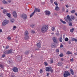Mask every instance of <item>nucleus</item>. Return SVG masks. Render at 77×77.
I'll use <instances>...</instances> for the list:
<instances>
[{"label":"nucleus","mask_w":77,"mask_h":77,"mask_svg":"<svg viewBox=\"0 0 77 77\" xmlns=\"http://www.w3.org/2000/svg\"><path fill=\"white\" fill-rule=\"evenodd\" d=\"M2 29H0V33H2Z\"/></svg>","instance_id":"nucleus-56"},{"label":"nucleus","mask_w":77,"mask_h":77,"mask_svg":"<svg viewBox=\"0 0 77 77\" xmlns=\"http://www.w3.org/2000/svg\"><path fill=\"white\" fill-rule=\"evenodd\" d=\"M72 41H75V42H76V41H77V39L73 38L72 39Z\"/></svg>","instance_id":"nucleus-35"},{"label":"nucleus","mask_w":77,"mask_h":77,"mask_svg":"<svg viewBox=\"0 0 77 77\" xmlns=\"http://www.w3.org/2000/svg\"><path fill=\"white\" fill-rule=\"evenodd\" d=\"M53 40L54 42H55L56 44H58L59 42H58V40L56 38V37H53Z\"/></svg>","instance_id":"nucleus-7"},{"label":"nucleus","mask_w":77,"mask_h":77,"mask_svg":"<svg viewBox=\"0 0 77 77\" xmlns=\"http://www.w3.org/2000/svg\"><path fill=\"white\" fill-rule=\"evenodd\" d=\"M62 11L63 12H65V7H62Z\"/></svg>","instance_id":"nucleus-26"},{"label":"nucleus","mask_w":77,"mask_h":77,"mask_svg":"<svg viewBox=\"0 0 77 77\" xmlns=\"http://www.w3.org/2000/svg\"><path fill=\"white\" fill-rule=\"evenodd\" d=\"M6 15L8 17H11V14L10 13H7L6 14Z\"/></svg>","instance_id":"nucleus-33"},{"label":"nucleus","mask_w":77,"mask_h":77,"mask_svg":"<svg viewBox=\"0 0 77 77\" xmlns=\"http://www.w3.org/2000/svg\"><path fill=\"white\" fill-rule=\"evenodd\" d=\"M61 61H63V58H62L61 59Z\"/></svg>","instance_id":"nucleus-57"},{"label":"nucleus","mask_w":77,"mask_h":77,"mask_svg":"<svg viewBox=\"0 0 77 77\" xmlns=\"http://www.w3.org/2000/svg\"><path fill=\"white\" fill-rule=\"evenodd\" d=\"M56 51L57 52V53H59V49H57Z\"/></svg>","instance_id":"nucleus-51"},{"label":"nucleus","mask_w":77,"mask_h":77,"mask_svg":"<svg viewBox=\"0 0 77 77\" xmlns=\"http://www.w3.org/2000/svg\"><path fill=\"white\" fill-rule=\"evenodd\" d=\"M74 28H72V29H70V32H71L72 33L73 32V31H74Z\"/></svg>","instance_id":"nucleus-36"},{"label":"nucleus","mask_w":77,"mask_h":77,"mask_svg":"<svg viewBox=\"0 0 77 77\" xmlns=\"http://www.w3.org/2000/svg\"><path fill=\"white\" fill-rule=\"evenodd\" d=\"M50 62L51 63H53V60H51Z\"/></svg>","instance_id":"nucleus-52"},{"label":"nucleus","mask_w":77,"mask_h":77,"mask_svg":"<svg viewBox=\"0 0 77 77\" xmlns=\"http://www.w3.org/2000/svg\"><path fill=\"white\" fill-rule=\"evenodd\" d=\"M29 35V32L27 30L25 31V32L24 35L25 36H27Z\"/></svg>","instance_id":"nucleus-14"},{"label":"nucleus","mask_w":77,"mask_h":77,"mask_svg":"<svg viewBox=\"0 0 77 77\" xmlns=\"http://www.w3.org/2000/svg\"><path fill=\"white\" fill-rule=\"evenodd\" d=\"M44 65H45L46 66H47V65L48 64H47V62H45Z\"/></svg>","instance_id":"nucleus-45"},{"label":"nucleus","mask_w":77,"mask_h":77,"mask_svg":"<svg viewBox=\"0 0 77 77\" xmlns=\"http://www.w3.org/2000/svg\"><path fill=\"white\" fill-rule=\"evenodd\" d=\"M38 48H41V43L40 42L37 43L36 44Z\"/></svg>","instance_id":"nucleus-12"},{"label":"nucleus","mask_w":77,"mask_h":77,"mask_svg":"<svg viewBox=\"0 0 77 77\" xmlns=\"http://www.w3.org/2000/svg\"><path fill=\"white\" fill-rule=\"evenodd\" d=\"M7 39L8 41H11V38L10 37L8 36L7 38Z\"/></svg>","instance_id":"nucleus-34"},{"label":"nucleus","mask_w":77,"mask_h":77,"mask_svg":"<svg viewBox=\"0 0 77 77\" xmlns=\"http://www.w3.org/2000/svg\"><path fill=\"white\" fill-rule=\"evenodd\" d=\"M70 60L71 61H72H72H74V59H72V58L70 59Z\"/></svg>","instance_id":"nucleus-54"},{"label":"nucleus","mask_w":77,"mask_h":77,"mask_svg":"<svg viewBox=\"0 0 77 77\" xmlns=\"http://www.w3.org/2000/svg\"><path fill=\"white\" fill-rule=\"evenodd\" d=\"M9 46L7 45L6 47V49H8L9 48Z\"/></svg>","instance_id":"nucleus-49"},{"label":"nucleus","mask_w":77,"mask_h":77,"mask_svg":"<svg viewBox=\"0 0 77 77\" xmlns=\"http://www.w3.org/2000/svg\"><path fill=\"white\" fill-rule=\"evenodd\" d=\"M62 40H63L62 38V37H61L60 38V42H62Z\"/></svg>","instance_id":"nucleus-37"},{"label":"nucleus","mask_w":77,"mask_h":77,"mask_svg":"<svg viewBox=\"0 0 77 77\" xmlns=\"http://www.w3.org/2000/svg\"><path fill=\"white\" fill-rule=\"evenodd\" d=\"M46 71H51V72H53V70L52 69L51 67H48L46 68Z\"/></svg>","instance_id":"nucleus-4"},{"label":"nucleus","mask_w":77,"mask_h":77,"mask_svg":"<svg viewBox=\"0 0 77 77\" xmlns=\"http://www.w3.org/2000/svg\"><path fill=\"white\" fill-rule=\"evenodd\" d=\"M45 13L46 15H48V16H49L51 14V12L50 11H48L46 10L45 12Z\"/></svg>","instance_id":"nucleus-8"},{"label":"nucleus","mask_w":77,"mask_h":77,"mask_svg":"<svg viewBox=\"0 0 77 77\" xmlns=\"http://www.w3.org/2000/svg\"><path fill=\"white\" fill-rule=\"evenodd\" d=\"M66 12H67V13L68 12V10H66Z\"/></svg>","instance_id":"nucleus-59"},{"label":"nucleus","mask_w":77,"mask_h":77,"mask_svg":"<svg viewBox=\"0 0 77 77\" xmlns=\"http://www.w3.org/2000/svg\"><path fill=\"white\" fill-rule=\"evenodd\" d=\"M67 19L68 20L69 22V24L70 26H72V23H71L72 21V20L70 18V16L69 15H68L66 17Z\"/></svg>","instance_id":"nucleus-2"},{"label":"nucleus","mask_w":77,"mask_h":77,"mask_svg":"<svg viewBox=\"0 0 77 77\" xmlns=\"http://www.w3.org/2000/svg\"><path fill=\"white\" fill-rule=\"evenodd\" d=\"M63 45L62 44H61L60 45V48H63Z\"/></svg>","instance_id":"nucleus-47"},{"label":"nucleus","mask_w":77,"mask_h":77,"mask_svg":"<svg viewBox=\"0 0 77 77\" xmlns=\"http://www.w3.org/2000/svg\"><path fill=\"white\" fill-rule=\"evenodd\" d=\"M7 12H8V10H6L4 9L3 11V13L4 14H7Z\"/></svg>","instance_id":"nucleus-16"},{"label":"nucleus","mask_w":77,"mask_h":77,"mask_svg":"<svg viewBox=\"0 0 77 77\" xmlns=\"http://www.w3.org/2000/svg\"><path fill=\"white\" fill-rule=\"evenodd\" d=\"M51 47L53 48H55V47H56V45L54 43H52L51 45Z\"/></svg>","instance_id":"nucleus-13"},{"label":"nucleus","mask_w":77,"mask_h":77,"mask_svg":"<svg viewBox=\"0 0 77 77\" xmlns=\"http://www.w3.org/2000/svg\"><path fill=\"white\" fill-rule=\"evenodd\" d=\"M0 67L1 68L3 69V68H4V66L2 64H0Z\"/></svg>","instance_id":"nucleus-29"},{"label":"nucleus","mask_w":77,"mask_h":77,"mask_svg":"<svg viewBox=\"0 0 77 77\" xmlns=\"http://www.w3.org/2000/svg\"><path fill=\"white\" fill-rule=\"evenodd\" d=\"M8 2H9V3H11V0H8Z\"/></svg>","instance_id":"nucleus-55"},{"label":"nucleus","mask_w":77,"mask_h":77,"mask_svg":"<svg viewBox=\"0 0 77 77\" xmlns=\"http://www.w3.org/2000/svg\"><path fill=\"white\" fill-rule=\"evenodd\" d=\"M10 22H11V23H14V22H15V19H14L13 18H12L10 20Z\"/></svg>","instance_id":"nucleus-15"},{"label":"nucleus","mask_w":77,"mask_h":77,"mask_svg":"<svg viewBox=\"0 0 77 77\" xmlns=\"http://www.w3.org/2000/svg\"><path fill=\"white\" fill-rule=\"evenodd\" d=\"M25 54H26V55H27V54H29V52L28 51H26L25 52Z\"/></svg>","instance_id":"nucleus-24"},{"label":"nucleus","mask_w":77,"mask_h":77,"mask_svg":"<svg viewBox=\"0 0 77 77\" xmlns=\"http://www.w3.org/2000/svg\"><path fill=\"white\" fill-rule=\"evenodd\" d=\"M72 52H70L69 51H67L66 52L67 54H71Z\"/></svg>","instance_id":"nucleus-25"},{"label":"nucleus","mask_w":77,"mask_h":77,"mask_svg":"<svg viewBox=\"0 0 77 77\" xmlns=\"http://www.w3.org/2000/svg\"><path fill=\"white\" fill-rule=\"evenodd\" d=\"M24 39L25 40H27V39H29V36H27V35L25 36L24 37Z\"/></svg>","instance_id":"nucleus-23"},{"label":"nucleus","mask_w":77,"mask_h":77,"mask_svg":"<svg viewBox=\"0 0 77 77\" xmlns=\"http://www.w3.org/2000/svg\"><path fill=\"white\" fill-rule=\"evenodd\" d=\"M12 14L14 18H17V12H16V11H13Z\"/></svg>","instance_id":"nucleus-10"},{"label":"nucleus","mask_w":77,"mask_h":77,"mask_svg":"<svg viewBox=\"0 0 77 77\" xmlns=\"http://www.w3.org/2000/svg\"><path fill=\"white\" fill-rule=\"evenodd\" d=\"M50 2L52 4L53 3V0H50Z\"/></svg>","instance_id":"nucleus-53"},{"label":"nucleus","mask_w":77,"mask_h":77,"mask_svg":"<svg viewBox=\"0 0 77 77\" xmlns=\"http://www.w3.org/2000/svg\"><path fill=\"white\" fill-rule=\"evenodd\" d=\"M5 56H6L5 54H3L2 55V57H5Z\"/></svg>","instance_id":"nucleus-48"},{"label":"nucleus","mask_w":77,"mask_h":77,"mask_svg":"<svg viewBox=\"0 0 77 77\" xmlns=\"http://www.w3.org/2000/svg\"><path fill=\"white\" fill-rule=\"evenodd\" d=\"M16 28H17V27H16V26H14L13 28V30H15V29H16Z\"/></svg>","instance_id":"nucleus-38"},{"label":"nucleus","mask_w":77,"mask_h":77,"mask_svg":"<svg viewBox=\"0 0 77 77\" xmlns=\"http://www.w3.org/2000/svg\"><path fill=\"white\" fill-rule=\"evenodd\" d=\"M64 19L65 20H66V18H64Z\"/></svg>","instance_id":"nucleus-63"},{"label":"nucleus","mask_w":77,"mask_h":77,"mask_svg":"<svg viewBox=\"0 0 77 77\" xmlns=\"http://www.w3.org/2000/svg\"><path fill=\"white\" fill-rule=\"evenodd\" d=\"M70 71L71 74H72V75H74V71H73V70L72 69H71L70 70Z\"/></svg>","instance_id":"nucleus-19"},{"label":"nucleus","mask_w":77,"mask_h":77,"mask_svg":"<svg viewBox=\"0 0 77 77\" xmlns=\"http://www.w3.org/2000/svg\"><path fill=\"white\" fill-rule=\"evenodd\" d=\"M75 12V10H72L70 11V12L72 14H74V13Z\"/></svg>","instance_id":"nucleus-31"},{"label":"nucleus","mask_w":77,"mask_h":77,"mask_svg":"<svg viewBox=\"0 0 77 77\" xmlns=\"http://www.w3.org/2000/svg\"><path fill=\"white\" fill-rule=\"evenodd\" d=\"M55 11H59V7L58 6H56L55 7Z\"/></svg>","instance_id":"nucleus-20"},{"label":"nucleus","mask_w":77,"mask_h":77,"mask_svg":"<svg viewBox=\"0 0 77 77\" xmlns=\"http://www.w3.org/2000/svg\"><path fill=\"white\" fill-rule=\"evenodd\" d=\"M56 35L57 36H59V35H60V34L58 32H57L56 34Z\"/></svg>","instance_id":"nucleus-44"},{"label":"nucleus","mask_w":77,"mask_h":77,"mask_svg":"<svg viewBox=\"0 0 77 77\" xmlns=\"http://www.w3.org/2000/svg\"><path fill=\"white\" fill-rule=\"evenodd\" d=\"M35 50H39V48H37L36 49H35Z\"/></svg>","instance_id":"nucleus-58"},{"label":"nucleus","mask_w":77,"mask_h":77,"mask_svg":"<svg viewBox=\"0 0 77 77\" xmlns=\"http://www.w3.org/2000/svg\"><path fill=\"white\" fill-rule=\"evenodd\" d=\"M4 54H8V51H4L3 52Z\"/></svg>","instance_id":"nucleus-18"},{"label":"nucleus","mask_w":77,"mask_h":77,"mask_svg":"<svg viewBox=\"0 0 77 77\" xmlns=\"http://www.w3.org/2000/svg\"><path fill=\"white\" fill-rule=\"evenodd\" d=\"M66 7L67 8H68V7H69V6H68V5H66Z\"/></svg>","instance_id":"nucleus-50"},{"label":"nucleus","mask_w":77,"mask_h":77,"mask_svg":"<svg viewBox=\"0 0 77 77\" xmlns=\"http://www.w3.org/2000/svg\"><path fill=\"white\" fill-rule=\"evenodd\" d=\"M68 40H69L68 38H65V41H68Z\"/></svg>","instance_id":"nucleus-40"},{"label":"nucleus","mask_w":77,"mask_h":77,"mask_svg":"<svg viewBox=\"0 0 77 77\" xmlns=\"http://www.w3.org/2000/svg\"><path fill=\"white\" fill-rule=\"evenodd\" d=\"M12 52V50H10L8 51V54L11 53Z\"/></svg>","instance_id":"nucleus-27"},{"label":"nucleus","mask_w":77,"mask_h":77,"mask_svg":"<svg viewBox=\"0 0 77 77\" xmlns=\"http://www.w3.org/2000/svg\"><path fill=\"white\" fill-rule=\"evenodd\" d=\"M51 34H52V35H54V33H51Z\"/></svg>","instance_id":"nucleus-64"},{"label":"nucleus","mask_w":77,"mask_h":77,"mask_svg":"<svg viewBox=\"0 0 77 77\" xmlns=\"http://www.w3.org/2000/svg\"><path fill=\"white\" fill-rule=\"evenodd\" d=\"M18 58L19 60H21V59H22V57H21V56H18Z\"/></svg>","instance_id":"nucleus-32"},{"label":"nucleus","mask_w":77,"mask_h":77,"mask_svg":"<svg viewBox=\"0 0 77 77\" xmlns=\"http://www.w3.org/2000/svg\"><path fill=\"white\" fill-rule=\"evenodd\" d=\"M52 29V31H54V30H55V28H54V27H53Z\"/></svg>","instance_id":"nucleus-42"},{"label":"nucleus","mask_w":77,"mask_h":77,"mask_svg":"<svg viewBox=\"0 0 77 77\" xmlns=\"http://www.w3.org/2000/svg\"><path fill=\"white\" fill-rule=\"evenodd\" d=\"M35 12H34V11L32 14H30V18H31V17H32V16L33 15H34V14H35Z\"/></svg>","instance_id":"nucleus-28"},{"label":"nucleus","mask_w":77,"mask_h":77,"mask_svg":"<svg viewBox=\"0 0 77 77\" xmlns=\"http://www.w3.org/2000/svg\"><path fill=\"white\" fill-rule=\"evenodd\" d=\"M21 17L24 20H26L27 19V15L25 14H23L21 15Z\"/></svg>","instance_id":"nucleus-9"},{"label":"nucleus","mask_w":77,"mask_h":77,"mask_svg":"<svg viewBox=\"0 0 77 77\" xmlns=\"http://www.w3.org/2000/svg\"><path fill=\"white\" fill-rule=\"evenodd\" d=\"M12 70L14 72H18V69L16 67H14L13 69Z\"/></svg>","instance_id":"nucleus-6"},{"label":"nucleus","mask_w":77,"mask_h":77,"mask_svg":"<svg viewBox=\"0 0 77 77\" xmlns=\"http://www.w3.org/2000/svg\"><path fill=\"white\" fill-rule=\"evenodd\" d=\"M70 18L71 19H72V20H74L75 19V17L73 15H71L70 16Z\"/></svg>","instance_id":"nucleus-17"},{"label":"nucleus","mask_w":77,"mask_h":77,"mask_svg":"<svg viewBox=\"0 0 77 77\" xmlns=\"http://www.w3.org/2000/svg\"><path fill=\"white\" fill-rule=\"evenodd\" d=\"M31 32L32 33H35V31L32 30L31 31Z\"/></svg>","instance_id":"nucleus-41"},{"label":"nucleus","mask_w":77,"mask_h":77,"mask_svg":"<svg viewBox=\"0 0 77 77\" xmlns=\"http://www.w3.org/2000/svg\"><path fill=\"white\" fill-rule=\"evenodd\" d=\"M60 57H63V54H61L59 55Z\"/></svg>","instance_id":"nucleus-43"},{"label":"nucleus","mask_w":77,"mask_h":77,"mask_svg":"<svg viewBox=\"0 0 77 77\" xmlns=\"http://www.w3.org/2000/svg\"><path fill=\"white\" fill-rule=\"evenodd\" d=\"M49 75V73H48L47 74V76H48Z\"/></svg>","instance_id":"nucleus-62"},{"label":"nucleus","mask_w":77,"mask_h":77,"mask_svg":"<svg viewBox=\"0 0 77 77\" xmlns=\"http://www.w3.org/2000/svg\"><path fill=\"white\" fill-rule=\"evenodd\" d=\"M54 4H55V5H56V6H57V5H58V4H57V2H54Z\"/></svg>","instance_id":"nucleus-39"},{"label":"nucleus","mask_w":77,"mask_h":77,"mask_svg":"<svg viewBox=\"0 0 77 77\" xmlns=\"http://www.w3.org/2000/svg\"><path fill=\"white\" fill-rule=\"evenodd\" d=\"M42 72H43V71H42V69H41L40 70V73H42Z\"/></svg>","instance_id":"nucleus-46"},{"label":"nucleus","mask_w":77,"mask_h":77,"mask_svg":"<svg viewBox=\"0 0 77 77\" xmlns=\"http://www.w3.org/2000/svg\"><path fill=\"white\" fill-rule=\"evenodd\" d=\"M62 65V63H58L57 64V65L58 66H61Z\"/></svg>","instance_id":"nucleus-30"},{"label":"nucleus","mask_w":77,"mask_h":77,"mask_svg":"<svg viewBox=\"0 0 77 77\" xmlns=\"http://www.w3.org/2000/svg\"><path fill=\"white\" fill-rule=\"evenodd\" d=\"M48 29V26L47 25H44L42 27L41 32L42 33H45L47 32Z\"/></svg>","instance_id":"nucleus-1"},{"label":"nucleus","mask_w":77,"mask_h":77,"mask_svg":"<svg viewBox=\"0 0 77 77\" xmlns=\"http://www.w3.org/2000/svg\"><path fill=\"white\" fill-rule=\"evenodd\" d=\"M69 44H71V42H70V41H69Z\"/></svg>","instance_id":"nucleus-60"},{"label":"nucleus","mask_w":77,"mask_h":77,"mask_svg":"<svg viewBox=\"0 0 77 77\" xmlns=\"http://www.w3.org/2000/svg\"><path fill=\"white\" fill-rule=\"evenodd\" d=\"M1 9H3V8L2 7H1Z\"/></svg>","instance_id":"nucleus-61"},{"label":"nucleus","mask_w":77,"mask_h":77,"mask_svg":"<svg viewBox=\"0 0 77 77\" xmlns=\"http://www.w3.org/2000/svg\"><path fill=\"white\" fill-rule=\"evenodd\" d=\"M9 20H4L3 22L2 23V26H5L6 24H8L9 23Z\"/></svg>","instance_id":"nucleus-5"},{"label":"nucleus","mask_w":77,"mask_h":77,"mask_svg":"<svg viewBox=\"0 0 77 77\" xmlns=\"http://www.w3.org/2000/svg\"><path fill=\"white\" fill-rule=\"evenodd\" d=\"M60 21H61L63 24H66V22L65 21H63L62 19L60 20Z\"/></svg>","instance_id":"nucleus-21"},{"label":"nucleus","mask_w":77,"mask_h":77,"mask_svg":"<svg viewBox=\"0 0 77 77\" xmlns=\"http://www.w3.org/2000/svg\"><path fill=\"white\" fill-rule=\"evenodd\" d=\"M70 75V73L68 71H66L64 72L63 76L64 77H67Z\"/></svg>","instance_id":"nucleus-3"},{"label":"nucleus","mask_w":77,"mask_h":77,"mask_svg":"<svg viewBox=\"0 0 77 77\" xmlns=\"http://www.w3.org/2000/svg\"><path fill=\"white\" fill-rule=\"evenodd\" d=\"M2 2L4 4H5V5H6V4H8V2L6 1L5 0H3L2 1Z\"/></svg>","instance_id":"nucleus-22"},{"label":"nucleus","mask_w":77,"mask_h":77,"mask_svg":"<svg viewBox=\"0 0 77 77\" xmlns=\"http://www.w3.org/2000/svg\"><path fill=\"white\" fill-rule=\"evenodd\" d=\"M41 12V10L37 8H35L34 12L35 13V12Z\"/></svg>","instance_id":"nucleus-11"}]
</instances>
